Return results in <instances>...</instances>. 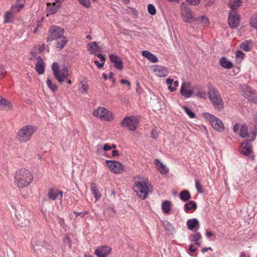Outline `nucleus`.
<instances>
[{
    "mask_svg": "<svg viewBox=\"0 0 257 257\" xmlns=\"http://www.w3.org/2000/svg\"><path fill=\"white\" fill-rule=\"evenodd\" d=\"M33 179L31 172L26 168L17 170L14 175V183L19 188H24L29 186Z\"/></svg>",
    "mask_w": 257,
    "mask_h": 257,
    "instance_id": "nucleus-1",
    "label": "nucleus"
},
{
    "mask_svg": "<svg viewBox=\"0 0 257 257\" xmlns=\"http://www.w3.org/2000/svg\"><path fill=\"white\" fill-rule=\"evenodd\" d=\"M207 92L209 99L214 108L218 111H221L223 108L224 102L218 89L210 85L208 87Z\"/></svg>",
    "mask_w": 257,
    "mask_h": 257,
    "instance_id": "nucleus-2",
    "label": "nucleus"
},
{
    "mask_svg": "<svg viewBox=\"0 0 257 257\" xmlns=\"http://www.w3.org/2000/svg\"><path fill=\"white\" fill-rule=\"evenodd\" d=\"M133 189L137 196L143 200L146 199L150 193H152L151 184L145 180L135 181Z\"/></svg>",
    "mask_w": 257,
    "mask_h": 257,
    "instance_id": "nucleus-3",
    "label": "nucleus"
},
{
    "mask_svg": "<svg viewBox=\"0 0 257 257\" xmlns=\"http://www.w3.org/2000/svg\"><path fill=\"white\" fill-rule=\"evenodd\" d=\"M36 130V126L32 125H26L19 130L16 138L20 142L26 143L30 140Z\"/></svg>",
    "mask_w": 257,
    "mask_h": 257,
    "instance_id": "nucleus-4",
    "label": "nucleus"
},
{
    "mask_svg": "<svg viewBox=\"0 0 257 257\" xmlns=\"http://www.w3.org/2000/svg\"><path fill=\"white\" fill-rule=\"evenodd\" d=\"M202 115L210 122L214 130L219 132H222L224 130L223 122L218 118L208 112H204L202 113Z\"/></svg>",
    "mask_w": 257,
    "mask_h": 257,
    "instance_id": "nucleus-5",
    "label": "nucleus"
},
{
    "mask_svg": "<svg viewBox=\"0 0 257 257\" xmlns=\"http://www.w3.org/2000/svg\"><path fill=\"white\" fill-rule=\"evenodd\" d=\"M93 115L102 120L110 121L113 119L112 113L104 107H99L93 112Z\"/></svg>",
    "mask_w": 257,
    "mask_h": 257,
    "instance_id": "nucleus-6",
    "label": "nucleus"
},
{
    "mask_svg": "<svg viewBox=\"0 0 257 257\" xmlns=\"http://www.w3.org/2000/svg\"><path fill=\"white\" fill-rule=\"evenodd\" d=\"M257 134L256 130L252 132L251 139L249 140H244L241 143V149L240 150V152L241 154L248 156L252 151V148L251 142L254 140Z\"/></svg>",
    "mask_w": 257,
    "mask_h": 257,
    "instance_id": "nucleus-7",
    "label": "nucleus"
},
{
    "mask_svg": "<svg viewBox=\"0 0 257 257\" xmlns=\"http://www.w3.org/2000/svg\"><path fill=\"white\" fill-rule=\"evenodd\" d=\"M64 30L63 29L58 26H52L49 30V35L47 38V41H54L64 35Z\"/></svg>",
    "mask_w": 257,
    "mask_h": 257,
    "instance_id": "nucleus-8",
    "label": "nucleus"
},
{
    "mask_svg": "<svg viewBox=\"0 0 257 257\" xmlns=\"http://www.w3.org/2000/svg\"><path fill=\"white\" fill-rule=\"evenodd\" d=\"M181 14L184 22L192 23L194 20V17L191 9L185 4H182L181 6Z\"/></svg>",
    "mask_w": 257,
    "mask_h": 257,
    "instance_id": "nucleus-9",
    "label": "nucleus"
},
{
    "mask_svg": "<svg viewBox=\"0 0 257 257\" xmlns=\"http://www.w3.org/2000/svg\"><path fill=\"white\" fill-rule=\"evenodd\" d=\"M138 119L134 116L124 117L121 121L122 127H127L130 130L134 131L138 124Z\"/></svg>",
    "mask_w": 257,
    "mask_h": 257,
    "instance_id": "nucleus-10",
    "label": "nucleus"
},
{
    "mask_svg": "<svg viewBox=\"0 0 257 257\" xmlns=\"http://www.w3.org/2000/svg\"><path fill=\"white\" fill-rule=\"evenodd\" d=\"M106 164L109 170L113 173L120 174L124 171L123 165L119 162L112 160H107Z\"/></svg>",
    "mask_w": 257,
    "mask_h": 257,
    "instance_id": "nucleus-11",
    "label": "nucleus"
},
{
    "mask_svg": "<svg viewBox=\"0 0 257 257\" xmlns=\"http://www.w3.org/2000/svg\"><path fill=\"white\" fill-rule=\"evenodd\" d=\"M228 20L230 28H236L239 25L240 17L237 12H229Z\"/></svg>",
    "mask_w": 257,
    "mask_h": 257,
    "instance_id": "nucleus-12",
    "label": "nucleus"
},
{
    "mask_svg": "<svg viewBox=\"0 0 257 257\" xmlns=\"http://www.w3.org/2000/svg\"><path fill=\"white\" fill-rule=\"evenodd\" d=\"M110 61L114 64V67L121 70L123 68V64L122 59L116 54H110L109 56Z\"/></svg>",
    "mask_w": 257,
    "mask_h": 257,
    "instance_id": "nucleus-13",
    "label": "nucleus"
},
{
    "mask_svg": "<svg viewBox=\"0 0 257 257\" xmlns=\"http://www.w3.org/2000/svg\"><path fill=\"white\" fill-rule=\"evenodd\" d=\"M111 248L107 245H102L95 250L94 253L97 257H107L111 253Z\"/></svg>",
    "mask_w": 257,
    "mask_h": 257,
    "instance_id": "nucleus-14",
    "label": "nucleus"
},
{
    "mask_svg": "<svg viewBox=\"0 0 257 257\" xmlns=\"http://www.w3.org/2000/svg\"><path fill=\"white\" fill-rule=\"evenodd\" d=\"M189 83H186V82H183L180 88L181 94L187 98L191 97L193 93V88H192V90H188L186 89V88H188L189 87Z\"/></svg>",
    "mask_w": 257,
    "mask_h": 257,
    "instance_id": "nucleus-15",
    "label": "nucleus"
},
{
    "mask_svg": "<svg viewBox=\"0 0 257 257\" xmlns=\"http://www.w3.org/2000/svg\"><path fill=\"white\" fill-rule=\"evenodd\" d=\"M36 63L35 69L40 75L43 74L45 70V64L41 56L36 57Z\"/></svg>",
    "mask_w": 257,
    "mask_h": 257,
    "instance_id": "nucleus-16",
    "label": "nucleus"
},
{
    "mask_svg": "<svg viewBox=\"0 0 257 257\" xmlns=\"http://www.w3.org/2000/svg\"><path fill=\"white\" fill-rule=\"evenodd\" d=\"M193 22L195 25L204 27H207L210 24L209 19L204 15L195 18Z\"/></svg>",
    "mask_w": 257,
    "mask_h": 257,
    "instance_id": "nucleus-17",
    "label": "nucleus"
},
{
    "mask_svg": "<svg viewBox=\"0 0 257 257\" xmlns=\"http://www.w3.org/2000/svg\"><path fill=\"white\" fill-rule=\"evenodd\" d=\"M55 41H56L55 47L58 51H61L68 42V40L64 35L55 39Z\"/></svg>",
    "mask_w": 257,
    "mask_h": 257,
    "instance_id": "nucleus-18",
    "label": "nucleus"
},
{
    "mask_svg": "<svg viewBox=\"0 0 257 257\" xmlns=\"http://www.w3.org/2000/svg\"><path fill=\"white\" fill-rule=\"evenodd\" d=\"M54 75L58 81L60 83H62L65 79H67L68 77V74L66 68L64 69L62 71H59L58 72L55 73Z\"/></svg>",
    "mask_w": 257,
    "mask_h": 257,
    "instance_id": "nucleus-19",
    "label": "nucleus"
},
{
    "mask_svg": "<svg viewBox=\"0 0 257 257\" xmlns=\"http://www.w3.org/2000/svg\"><path fill=\"white\" fill-rule=\"evenodd\" d=\"M187 226L189 230L196 231L199 227V222L197 219H189L187 221Z\"/></svg>",
    "mask_w": 257,
    "mask_h": 257,
    "instance_id": "nucleus-20",
    "label": "nucleus"
},
{
    "mask_svg": "<svg viewBox=\"0 0 257 257\" xmlns=\"http://www.w3.org/2000/svg\"><path fill=\"white\" fill-rule=\"evenodd\" d=\"M155 74L159 77H164L168 75V71L167 68L162 66H156L153 69Z\"/></svg>",
    "mask_w": 257,
    "mask_h": 257,
    "instance_id": "nucleus-21",
    "label": "nucleus"
},
{
    "mask_svg": "<svg viewBox=\"0 0 257 257\" xmlns=\"http://www.w3.org/2000/svg\"><path fill=\"white\" fill-rule=\"evenodd\" d=\"M241 90L243 95L247 99H249L254 95V91L251 87L246 84H243L241 86Z\"/></svg>",
    "mask_w": 257,
    "mask_h": 257,
    "instance_id": "nucleus-22",
    "label": "nucleus"
},
{
    "mask_svg": "<svg viewBox=\"0 0 257 257\" xmlns=\"http://www.w3.org/2000/svg\"><path fill=\"white\" fill-rule=\"evenodd\" d=\"M193 94L199 98H205L206 97V93L203 90L202 87L201 86L196 85L193 86Z\"/></svg>",
    "mask_w": 257,
    "mask_h": 257,
    "instance_id": "nucleus-23",
    "label": "nucleus"
},
{
    "mask_svg": "<svg viewBox=\"0 0 257 257\" xmlns=\"http://www.w3.org/2000/svg\"><path fill=\"white\" fill-rule=\"evenodd\" d=\"M154 163L156 166L157 169L159 171L161 174H166L168 172V168L160 162L159 159H155L154 160Z\"/></svg>",
    "mask_w": 257,
    "mask_h": 257,
    "instance_id": "nucleus-24",
    "label": "nucleus"
},
{
    "mask_svg": "<svg viewBox=\"0 0 257 257\" xmlns=\"http://www.w3.org/2000/svg\"><path fill=\"white\" fill-rule=\"evenodd\" d=\"M219 63L220 66L224 69H229L233 67V63L225 57L220 59Z\"/></svg>",
    "mask_w": 257,
    "mask_h": 257,
    "instance_id": "nucleus-25",
    "label": "nucleus"
},
{
    "mask_svg": "<svg viewBox=\"0 0 257 257\" xmlns=\"http://www.w3.org/2000/svg\"><path fill=\"white\" fill-rule=\"evenodd\" d=\"M12 107L13 105L9 100L0 96V109L11 110Z\"/></svg>",
    "mask_w": 257,
    "mask_h": 257,
    "instance_id": "nucleus-26",
    "label": "nucleus"
},
{
    "mask_svg": "<svg viewBox=\"0 0 257 257\" xmlns=\"http://www.w3.org/2000/svg\"><path fill=\"white\" fill-rule=\"evenodd\" d=\"M63 192L59 190L51 189L48 192L49 198L52 200H55L59 196L62 199Z\"/></svg>",
    "mask_w": 257,
    "mask_h": 257,
    "instance_id": "nucleus-27",
    "label": "nucleus"
},
{
    "mask_svg": "<svg viewBox=\"0 0 257 257\" xmlns=\"http://www.w3.org/2000/svg\"><path fill=\"white\" fill-rule=\"evenodd\" d=\"M142 55L152 63H156L158 61V58L150 52L144 50L142 52Z\"/></svg>",
    "mask_w": 257,
    "mask_h": 257,
    "instance_id": "nucleus-28",
    "label": "nucleus"
},
{
    "mask_svg": "<svg viewBox=\"0 0 257 257\" xmlns=\"http://www.w3.org/2000/svg\"><path fill=\"white\" fill-rule=\"evenodd\" d=\"M251 134L248 133V127L246 124H242L241 125L240 128V131L239 133V136L242 138H249L251 139Z\"/></svg>",
    "mask_w": 257,
    "mask_h": 257,
    "instance_id": "nucleus-29",
    "label": "nucleus"
},
{
    "mask_svg": "<svg viewBox=\"0 0 257 257\" xmlns=\"http://www.w3.org/2000/svg\"><path fill=\"white\" fill-rule=\"evenodd\" d=\"M241 5V0H230L228 6L231 10L230 12H236L237 9Z\"/></svg>",
    "mask_w": 257,
    "mask_h": 257,
    "instance_id": "nucleus-30",
    "label": "nucleus"
},
{
    "mask_svg": "<svg viewBox=\"0 0 257 257\" xmlns=\"http://www.w3.org/2000/svg\"><path fill=\"white\" fill-rule=\"evenodd\" d=\"M90 189L92 194L93 195L96 200L99 199L101 197V194L95 183H91L90 184Z\"/></svg>",
    "mask_w": 257,
    "mask_h": 257,
    "instance_id": "nucleus-31",
    "label": "nucleus"
},
{
    "mask_svg": "<svg viewBox=\"0 0 257 257\" xmlns=\"http://www.w3.org/2000/svg\"><path fill=\"white\" fill-rule=\"evenodd\" d=\"M197 208V204L194 201H190L188 203H186L184 205V209L186 212L191 211L193 212Z\"/></svg>",
    "mask_w": 257,
    "mask_h": 257,
    "instance_id": "nucleus-32",
    "label": "nucleus"
},
{
    "mask_svg": "<svg viewBox=\"0 0 257 257\" xmlns=\"http://www.w3.org/2000/svg\"><path fill=\"white\" fill-rule=\"evenodd\" d=\"M88 50L90 53L94 55H96V51L98 47V45L96 42H91L88 44Z\"/></svg>",
    "mask_w": 257,
    "mask_h": 257,
    "instance_id": "nucleus-33",
    "label": "nucleus"
},
{
    "mask_svg": "<svg viewBox=\"0 0 257 257\" xmlns=\"http://www.w3.org/2000/svg\"><path fill=\"white\" fill-rule=\"evenodd\" d=\"M179 197L182 201L186 202L191 198V196L190 192L188 190H184L180 192Z\"/></svg>",
    "mask_w": 257,
    "mask_h": 257,
    "instance_id": "nucleus-34",
    "label": "nucleus"
},
{
    "mask_svg": "<svg viewBox=\"0 0 257 257\" xmlns=\"http://www.w3.org/2000/svg\"><path fill=\"white\" fill-rule=\"evenodd\" d=\"M171 202L168 200H166L163 202L162 204L161 208L163 213L166 214H169L171 210Z\"/></svg>",
    "mask_w": 257,
    "mask_h": 257,
    "instance_id": "nucleus-35",
    "label": "nucleus"
},
{
    "mask_svg": "<svg viewBox=\"0 0 257 257\" xmlns=\"http://www.w3.org/2000/svg\"><path fill=\"white\" fill-rule=\"evenodd\" d=\"M201 238V234L198 231H195L194 233L191 235L189 237L190 241L194 243L199 241Z\"/></svg>",
    "mask_w": 257,
    "mask_h": 257,
    "instance_id": "nucleus-36",
    "label": "nucleus"
},
{
    "mask_svg": "<svg viewBox=\"0 0 257 257\" xmlns=\"http://www.w3.org/2000/svg\"><path fill=\"white\" fill-rule=\"evenodd\" d=\"M163 226L168 231L172 232L174 231L175 228L172 224L168 220H164L162 222Z\"/></svg>",
    "mask_w": 257,
    "mask_h": 257,
    "instance_id": "nucleus-37",
    "label": "nucleus"
},
{
    "mask_svg": "<svg viewBox=\"0 0 257 257\" xmlns=\"http://www.w3.org/2000/svg\"><path fill=\"white\" fill-rule=\"evenodd\" d=\"M46 83L48 88L53 91H56L58 90V87L55 83L52 82L51 80L48 78L46 80Z\"/></svg>",
    "mask_w": 257,
    "mask_h": 257,
    "instance_id": "nucleus-38",
    "label": "nucleus"
},
{
    "mask_svg": "<svg viewBox=\"0 0 257 257\" xmlns=\"http://www.w3.org/2000/svg\"><path fill=\"white\" fill-rule=\"evenodd\" d=\"M15 13L13 11H10L7 12L4 15L5 23H8L12 21V14Z\"/></svg>",
    "mask_w": 257,
    "mask_h": 257,
    "instance_id": "nucleus-39",
    "label": "nucleus"
},
{
    "mask_svg": "<svg viewBox=\"0 0 257 257\" xmlns=\"http://www.w3.org/2000/svg\"><path fill=\"white\" fill-rule=\"evenodd\" d=\"M47 6L50 8L48 10V15H53L56 13L57 11L58 8L60 6H57V7H51L50 3H48Z\"/></svg>",
    "mask_w": 257,
    "mask_h": 257,
    "instance_id": "nucleus-40",
    "label": "nucleus"
},
{
    "mask_svg": "<svg viewBox=\"0 0 257 257\" xmlns=\"http://www.w3.org/2000/svg\"><path fill=\"white\" fill-rule=\"evenodd\" d=\"M104 214H108L110 216H113L115 214V211L112 206L108 207L104 211Z\"/></svg>",
    "mask_w": 257,
    "mask_h": 257,
    "instance_id": "nucleus-41",
    "label": "nucleus"
},
{
    "mask_svg": "<svg viewBox=\"0 0 257 257\" xmlns=\"http://www.w3.org/2000/svg\"><path fill=\"white\" fill-rule=\"evenodd\" d=\"M240 48L246 52L249 51L250 50V48L249 46V43L247 41L242 42L240 45Z\"/></svg>",
    "mask_w": 257,
    "mask_h": 257,
    "instance_id": "nucleus-42",
    "label": "nucleus"
},
{
    "mask_svg": "<svg viewBox=\"0 0 257 257\" xmlns=\"http://www.w3.org/2000/svg\"><path fill=\"white\" fill-rule=\"evenodd\" d=\"M79 3L85 8H89L91 6L90 0H77Z\"/></svg>",
    "mask_w": 257,
    "mask_h": 257,
    "instance_id": "nucleus-43",
    "label": "nucleus"
},
{
    "mask_svg": "<svg viewBox=\"0 0 257 257\" xmlns=\"http://www.w3.org/2000/svg\"><path fill=\"white\" fill-rule=\"evenodd\" d=\"M184 109L186 114L191 118L195 117V114L187 106H184Z\"/></svg>",
    "mask_w": 257,
    "mask_h": 257,
    "instance_id": "nucleus-44",
    "label": "nucleus"
},
{
    "mask_svg": "<svg viewBox=\"0 0 257 257\" xmlns=\"http://www.w3.org/2000/svg\"><path fill=\"white\" fill-rule=\"evenodd\" d=\"M148 11L150 15H154L156 14V9L153 4H149L148 6Z\"/></svg>",
    "mask_w": 257,
    "mask_h": 257,
    "instance_id": "nucleus-45",
    "label": "nucleus"
},
{
    "mask_svg": "<svg viewBox=\"0 0 257 257\" xmlns=\"http://www.w3.org/2000/svg\"><path fill=\"white\" fill-rule=\"evenodd\" d=\"M24 7V4H22L20 5H14L11 7V11L14 12L20 11Z\"/></svg>",
    "mask_w": 257,
    "mask_h": 257,
    "instance_id": "nucleus-46",
    "label": "nucleus"
},
{
    "mask_svg": "<svg viewBox=\"0 0 257 257\" xmlns=\"http://www.w3.org/2000/svg\"><path fill=\"white\" fill-rule=\"evenodd\" d=\"M249 24L251 27L257 29V19L255 17H252L250 19Z\"/></svg>",
    "mask_w": 257,
    "mask_h": 257,
    "instance_id": "nucleus-47",
    "label": "nucleus"
},
{
    "mask_svg": "<svg viewBox=\"0 0 257 257\" xmlns=\"http://www.w3.org/2000/svg\"><path fill=\"white\" fill-rule=\"evenodd\" d=\"M179 83L178 81H173L172 86H168V89L171 92H173L176 89V87L178 86Z\"/></svg>",
    "mask_w": 257,
    "mask_h": 257,
    "instance_id": "nucleus-48",
    "label": "nucleus"
},
{
    "mask_svg": "<svg viewBox=\"0 0 257 257\" xmlns=\"http://www.w3.org/2000/svg\"><path fill=\"white\" fill-rule=\"evenodd\" d=\"M195 186H196V189L197 190V191L199 193H202L204 192V190L202 189V185L200 184L199 180L195 181Z\"/></svg>",
    "mask_w": 257,
    "mask_h": 257,
    "instance_id": "nucleus-49",
    "label": "nucleus"
},
{
    "mask_svg": "<svg viewBox=\"0 0 257 257\" xmlns=\"http://www.w3.org/2000/svg\"><path fill=\"white\" fill-rule=\"evenodd\" d=\"M151 136L154 139H157L158 138L159 134L157 131L156 127H154L152 130Z\"/></svg>",
    "mask_w": 257,
    "mask_h": 257,
    "instance_id": "nucleus-50",
    "label": "nucleus"
},
{
    "mask_svg": "<svg viewBox=\"0 0 257 257\" xmlns=\"http://www.w3.org/2000/svg\"><path fill=\"white\" fill-rule=\"evenodd\" d=\"M52 70L54 74L55 73L60 71L58 64L57 62H54L52 64Z\"/></svg>",
    "mask_w": 257,
    "mask_h": 257,
    "instance_id": "nucleus-51",
    "label": "nucleus"
},
{
    "mask_svg": "<svg viewBox=\"0 0 257 257\" xmlns=\"http://www.w3.org/2000/svg\"><path fill=\"white\" fill-rule=\"evenodd\" d=\"M6 74V71L3 65L0 64V78L5 77Z\"/></svg>",
    "mask_w": 257,
    "mask_h": 257,
    "instance_id": "nucleus-52",
    "label": "nucleus"
},
{
    "mask_svg": "<svg viewBox=\"0 0 257 257\" xmlns=\"http://www.w3.org/2000/svg\"><path fill=\"white\" fill-rule=\"evenodd\" d=\"M244 54L242 51L240 50H237L236 51L235 56L236 59L240 58V60H242L244 58Z\"/></svg>",
    "mask_w": 257,
    "mask_h": 257,
    "instance_id": "nucleus-53",
    "label": "nucleus"
},
{
    "mask_svg": "<svg viewBox=\"0 0 257 257\" xmlns=\"http://www.w3.org/2000/svg\"><path fill=\"white\" fill-rule=\"evenodd\" d=\"M186 2L190 5L197 6L198 5L200 2V0H186Z\"/></svg>",
    "mask_w": 257,
    "mask_h": 257,
    "instance_id": "nucleus-54",
    "label": "nucleus"
},
{
    "mask_svg": "<svg viewBox=\"0 0 257 257\" xmlns=\"http://www.w3.org/2000/svg\"><path fill=\"white\" fill-rule=\"evenodd\" d=\"M97 151L98 154L100 155L104 154L103 148H102V146L100 144H99L97 146Z\"/></svg>",
    "mask_w": 257,
    "mask_h": 257,
    "instance_id": "nucleus-55",
    "label": "nucleus"
},
{
    "mask_svg": "<svg viewBox=\"0 0 257 257\" xmlns=\"http://www.w3.org/2000/svg\"><path fill=\"white\" fill-rule=\"evenodd\" d=\"M64 241L66 243H67L69 247H71V241L70 238L69 236H66L64 239Z\"/></svg>",
    "mask_w": 257,
    "mask_h": 257,
    "instance_id": "nucleus-56",
    "label": "nucleus"
},
{
    "mask_svg": "<svg viewBox=\"0 0 257 257\" xmlns=\"http://www.w3.org/2000/svg\"><path fill=\"white\" fill-rule=\"evenodd\" d=\"M136 91L138 94H140L142 93V88L139 83H137Z\"/></svg>",
    "mask_w": 257,
    "mask_h": 257,
    "instance_id": "nucleus-57",
    "label": "nucleus"
},
{
    "mask_svg": "<svg viewBox=\"0 0 257 257\" xmlns=\"http://www.w3.org/2000/svg\"><path fill=\"white\" fill-rule=\"evenodd\" d=\"M120 83L123 84H126L128 86H131L130 82L126 79H121L120 81Z\"/></svg>",
    "mask_w": 257,
    "mask_h": 257,
    "instance_id": "nucleus-58",
    "label": "nucleus"
},
{
    "mask_svg": "<svg viewBox=\"0 0 257 257\" xmlns=\"http://www.w3.org/2000/svg\"><path fill=\"white\" fill-rule=\"evenodd\" d=\"M94 63L99 68L103 67L104 65L103 63H99L97 60H95Z\"/></svg>",
    "mask_w": 257,
    "mask_h": 257,
    "instance_id": "nucleus-59",
    "label": "nucleus"
},
{
    "mask_svg": "<svg viewBox=\"0 0 257 257\" xmlns=\"http://www.w3.org/2000/svg\"><path fill=\"white\" fill-rule=\"evenodd\" d=\"M214 3V0H204L205 6H210Z\"/></svg>",
    "mask_w": 257,
    "mask_h": 257,
    "instance_id": "nucleus-60",
    "label": "nucleus"
},
{
    "mask_svg": "<svg viewBox=\"0 0 257 257\" xmlns=\"http://www.w3.org/2000/svg\"><path fill=\"white\" fill-rule=\"evenodd\" d=\"M96 56H97L100 59V60L101 61L102 63H103L104 64L105 59L104 56L102 54H97Z\"/></svg>",
    "mask_w": 257,
    "mask_h": 257,
    "instance_id": "nucleus-61",
    "label": "nucleus"
},
{
    "mask_svg": "<svg viewBox=\"0 0 257 257\" xmlns=\"http://www.w3.org/2000/svg\"><path fill=\"white\" fill-rule=\"evenodd\" d=\"M111 148H112V147H111V146H110L107 144H105L103 147L104 152L105 151H109V150H111Z\"/></svg>",
    "mask_w": 257,
    "mask_h": 257,
    "instance_id": "nucleus-62",
    "label": "nucleus"
},
{
    "mask_svg": "<svg viewBox=\"0 0 257 257\" xmlns=\"http://www.w3.org/2000/svg\"><path fill=\"white\" fill-rule=\"evenodd\" d=\"M239 124L236 123L233 126V131L234 133H236L239 130Z\"/></svg>",
    "mask_w": 257,
    "mask_h": 257,
    "instance_id": "nucleus-63",
    "label": "nucleus"
},
{
    "mask_svg": "<svg viewBox=\"0 0 257 257\" xmlns=\"http://www.w3.org/2000/svg\"><path fill=\"white\" fill-rule=\"evenodd\" d=\"M189 250L191 252H194L196 251V248L194 247V245L193 244L190 245Z\"/></svg>",
    "mask_w": 257,
    "mask_h": 257,
    "instance_id": "nucleus-64",
    "label": "nucleus"
}]
</instances>
